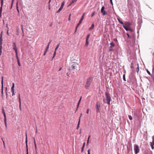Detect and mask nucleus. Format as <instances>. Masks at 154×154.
Listing matches in <instances>:
<instances>
[{"label": "nucleus", "mask_w": 154, "mask_h": 154, "mask_svg": "<svg viewBox=\"0 0 154 154\" xmlns=\"http://www.w3.org/2000/svg\"><path fill=\"white\" fill-rule=\"evenodd\" d=\"M105 94L106 98H103V101L104 103H106L110 105V102L111 100L110 94L107 92H106Z\"/></svg>", "instance_id": "1"}, {"label": "nucleus", "mask_w": 154, "mask_h": 154, "mask_svg": "<svg viewBox=\"0 0 154 154\" xmlns=\"http://www.w3.org/2000/svg\"><path fill=\"white\" fill-rule=\"evenodd\" d=\"M93 79V77H91L87 79V82L85 86V87L86 89H88L89 88Z\"/></svg>", "instance_id": "2"}, {"label": "nucleus", "mask_w": 154, "mask_h": 154, "mask_svg": "<svg viewBox=\"0 0 154 154\" xmlns=\"http://www.w3.org/2000/svg\"><path fill=\"white\" fill-rule=\"evenodd\" d=\"M134 149L135 154H137L139 152L140 149L138 146L135 144L134 146Z\"/></svg>", "instance_id": "3"}, {"label": "nucleus", "mask_w": 154, "mask_h": 154, "mask_svg": "<svg viewBox=\"0 0 154 154\" xmlns=\"http://www.w3.org/2000/svg\"><path fill=\"white\" fill-rule=\"evenodd\" d=\"M126 25L124 24L123 25V27L125 29L126 31L130 30L129 27L130 25V23L129 22H128L126 23Z\"/></svg>", "instance_id": "4"}, {"label": "nucleus", "mask_w": 154, "mask_h": 154, "mask_svg": "<svg viewBox=\"0 0 154 154\" xmlns=\"http://www.w3.org/2000/svg\"><path fill=\"white\" fill-rule=\"evenodd\" d=\"M96 112L97 113H100V103L98 102L96 104Z\"/></svg>", "instance_id": "5"}, {"label": "nucleus", "mask_w": 154, "mask_h": 154, "mask_svg": "<svg viewBox=\"0 0 154 154\" xmlns=\"http://www.w3.org/2000/svg\"><path fill=\"white\" fill-rule=\"evenodd\" d=\"M104 6H103L101 9V12L102 14L103 15H105L107 14V12L105 11L104 10Z\"/></svg>", "instance_id": "6"}, {"label": "nucleus", "mask_w": 154, "mask_h": 154, "mask_svg": "<svg viewBox=\"0 0 154 154\" xmlns=\"http://www.w3.org/2000/svg\"><path fill=\"white\" fill-rule=\"evenodd\" d=\"M110 49L109 50V51H112L113 50V49L112 48L114 47L115 46V44L113 43V42H112L110 43Z\"/></svg>", "instance_id": "7"}, {"label": "nucleus", "mask_w": 154, "mask_h": 154, "mask_svg": "<svg viewBox=\"0 0 154 154\" xmlns=\"http://www.w3.org/2000/svg\"><path fill=\"white\" fill-rule=\"evenodd\" d=\"M1 6L0 8V17H1L2 16V6H3V1H1Z\"/></svg>", "instance_id": "8"}, {"label": "nucleus", "mask_w": 154, "mask_h": 154, "mask_svg": "<svg viewBox=\"0 0 154 154\" xmlns=\"http://www.w3.org/2000/svg\"><path fill=\"white\" fill-rule=\"evenodd\" d=\"M84 15H85V13H84L83 14V15H82V17L81 19L79 20V23H78L79 24H81V23L82 22V21H83V20L84 19Z\"/></svg>", "instance_id": "9"}, {"label": "nucleus", "mask_w": 154, "mask_h": 154, "mask_svg": "<svg viewBox=\"0 0 154 154\" xmlns=\"http://www.w3.org/2000/svg\"><path fill=\"white\" fill-rule=\"evenodd\" d=\"M13 49L15 51H17V48L16 47V44L14 42L13 43Z\"/></svg>", "instance_id": "10"}, {"label": "nucleus", "mask_w": 154, "mask_h": 154, "mask_svg": "<svg viewBox=\"0 0 154 154\" xmlns=\"http://www.w3.org/2000/svg\"><path fill=\"white\" fill-rule=\"evenodd\" d=\"M82 115V113H81V116L79 118V121L78 122L77 124V129H78L79 128V125H80V118H81Z\"/></svg>", "instance_id": "11"}, {"label": "nucleus", "mask_w": 154, "mask_h": 154, "mask_svg": "<svg viewBox=\"0 0 154 154\" xmlns=\"http://www.w3.org/2000/svg\"><path fill=\"white\" fill-rule=\"evenodd\" d=\"M78 67V64H75L74 65H72V68L73 69H77V68Z\"/></svg>", "instance_id": "12"}, {"label": "nucleus", "mask_w": 154, "mask_h": 154, "mask_svg": "<svg viewBox=\"0 0 154 154\" xmlns=\"http://www.w3.org/2000/svg\"><path fill=\"white\" fill-rule=\"evenodd\" d=\"M64 4H65L64 2H63L62 3V4H61V6H60V7L59 8L60 10H62V9H63V7Z\"/></svg>", "instance_id": "13"}, {"label": "nucleus", "mask_w": 154, "mask_h": 154, "mask_svg": "<svg viewBox=\"0 0 154 154\" xmlns=\"http://www.w3.org/2000/svg\"><path fill=\"white\" fill-rule=\"evenodd\" d=\"M49 46H48V45H47V46L46 47V49H45V51L44 53V54H43V55H45L46 53H47V51L48 50V49H49Z\"/></svg>", "instance_id": "14"}, {"label": "nucleus", "mask_w": 154, "mask_h": 154, "mask_svg": "<svg viewBox=\"0 0 154 154\" xmlns=\"http://www.w3.org/2000/svg\"><path fill=\"white\" fill-rule=\"evenodd\" d=\"M15 87V85L14 83H12V85L11 88V91H15L14 88Z\"/></svg>", "instance_id": "15"}, {"label": "nucleus", "mask_w": 154, "mask_h": 154, "mask_svg": "<svg viewBox=\"0 0 154 154\" xmlns=\"http://www.w3.org/2000/svg\"><path fill=\"white\" fill-rule=\"evenodd\" d=\"M26 148H28V145H27V141H28V140H27V134H26Z\"/></svg>", "instance_id": "16"}, {"label": "nucleus", "mask_w": 154, "mask_h": 154, "mask_svg": "<svg viewBox=\"0 0 154 154\" xmlns=\"http://www.w3.org/2000/svg\"><path fill=\"white\" fill-rule=\"evenodd\" d=\"M4 123L5 125V127L6 129L7 128V121H6V117L4 118Z\"/></svg>", "instance_id": "17"}, {"label": "nucleus", "mask_w": 154, "mask_h": 154, "mask_svg": "<svg viewBox=\"0 0 154 154\" xmlns=\"http://www.w3.org/2000/svg\"><path fill=\"white\" fill-rule=\"evenodd\" d=\"M94 23H93L92 24L91 27L89 28V30H92L94 28Z\"/></svg>", "instance_id": "18"}, {"label": "nucleus", "mask_w": 154, "mask_h": 154, "mask_svg": "<svg viewBox=\"0 0 154 154\" xmlns=\"http://www.w3.org/2000/svg\"><path fill=\"white\" fill-rule=\"evenodd\" d=\"M150 146L152 148V149H153L154 148V144L153 143H152L151 142L150 143Z\"/></svg>", "instance_id": "19"}, {"label": "nucleus", "mask_w": 154, "mask_h": 154, "mask_svg": "<svg viewBox=\"0 0 154 154\" xmlns=\"http://www.w3.org/2000/svg\"><path fill=\"white\" fill-rule=\"evenodd\" d=\"M86 42L85 44V47H87L88 46V44H89V42L88 41V39H86Z\"/></svg>", "instance_id": "20"}, {"label": "nucleus", "mask_w": 154, "mask_h": 154, "mask_svg": "<svg viewBox=\"0 0 154 154\" xmlns=\"http://www.w3.org/2000/svg\"><path fill=\"white\" fill-rule=\"evenodd\" d=\"M2 112L3 114V115H4V118L6 117V114H5V112L4 109L3 108L2 109Z\"/></svg>", "instance_id": "21"}, {"label": "nucleus", "mask_w": 154, "mask_h": 154, "mask_svg": "<svg viewBox=\"0 0 154 154\" xmlns=\"http://www.w3.org/2000/svg\"><path fill=\"white\" fill-rule=\"evenodd\" d=\"M16 8H17V12L18 13V14H19V13L20 11H19V9H18V2L17 3V5H16Z\"/></svg>", "instance_id": "22"}, {"label": "nucleus", "mask_w": 154, "mask_h": 154, "mask_svg": "<svg viewBox=\"0 0 154 154\" xmlns=\"http://www.w3.org/2000/svg\"><path fill=\"white\" fill-rule=\"evenodd\" d=\"M117 20H118V21L119 22V23H121V24H122L123 25H124V23H123L122 21H121L120 19H119L118 18H117Z\"/></svg>", "instance_id": "23"}, {"label": "nucleus", "mask_w": 154, "mask_h": 154, "mask_svg": "<svg viewBox=\"0 0 154 154\" xmlns=\"http://www.w3.org/2000/svg\"><path fill=\"white\" fill-rule=\"evenodd\" d=\"M3 77H2V89H3Z\"/></svg>", "instance_id": "24"}, {"label": "nucleus", "mask_w": 154, "mask_h": 154, "mask_svg": "<svg viewBox=\"0 0 154 154\" xmlns=\"http://www.w3.org/2000/svg\"><path fill=\"white\" fill-rule=\"evenodd\" d=\"M17 61L18 62V66H21V64L20 63L19 59H17Z\"/></svg>", "instance_id": "25"}, {"label": "nucleus", "mask_w": 154, "mask_h": 154, "mask_svg": "<svg viewBox=\"0 0 154 154\" xmlns=\"http://www.w3.org/2000/svg\"><path fill=\"white\" fill-rule=\"evenodd\" d=\"M15 53H16V58H17V59H19V58L18 57V56L17 51H15Z\"/></svg>", "instance_id": "26"}, {"label": "nucleus", "mask_w": 154, "mask_h": 154, "mask_svg": "<svg viewBox=\"0 0 154 154\" xmlns=\"http://www.w3.org/2000/svg\"><path fill=\"white\" fill-rule=\"evenodd\" d=\"M3 44L2 39H0V45H2Z\"/></svg>", "instance_id": "27"}, {"label": "nucleus", "mask_w": 154, "mask_h": 154, "mask_svg": "<svg viewBox=\"0 0 154 154\" xmlns=\"http://www.w3.org/2000/svg\"><path fill=\"white\" fill-rule=\"evenodd\" d=\"M56 51H54V54H53V57H52V59L51 60H52L53 59L54 57L55 56L56 54Z\"/></svg>", "instance_id": "28"}, {"label": "nucleus", "mask_w": 154, "mask_h": 154, "mask_svg": "<svg viewBox=\"0 0 154 154\" xmlns=\"http://www.w3.org/2000/svg\"><path fill=\"white\" fill-rule=\"evenodd\" d=\"M60 45V44H58L57 45V46L56 47V48H55V51H56V50L58 48V47H59V46Z\"/></svg>", "instance_id": "29"}, {"label": "nucleus", "mask_w": 154, "mask_h": 154, "mask_svg": "<svg viewBox=\"0 0 154 154\" xmlns=\"http://www.w3.org/2000/svg\"><path fill=\"white\" fill-rule=\"evenodd\" d=\"M128 118H129V119L130 120H132V117L131 116V115H128Z\"/></svg>", "instance_id": "30"}, {"label": "nucleus", "mask_w": 154, "mask_h": 154, "mask_svg": "<svg viewBox=\"0 0 154 154\" xmlns=\"http://www.w3.org/2000/svg\"><path fill=\"white\" fill-rule=\"evenodd\" d=\"M77 1V0H72V2L70 4V5L72 4V3L76 2Z\"/></svg>", "instance_id": "31"}, {"label": "nucleus", "mask_w": 154, "mask_h": 154, "mask_svg": "<svg viewBox=\"0 0 154 154\" xmlns=\"http://www.w3.org/2000/svg\"><path fill=\"white\" fill-rule=\"evenodd\" d=\"M152 142H151L152 143H153L154 144V135L152 136Z\"/></svg>", "instance_id": "32"}, {"label": "nucleus", "mask_w": 154, "mask_h": 154, "mask_svg": "<svg viewBox=\"0 0 154 154\" xmlns=\"http://www.w3.org/2000/svg\"><path fill=\"white\" fill-rule=\"evenodd\" d=\"M85 143H84V145H83V146H82V152L83 151V149H84V146H85Z\"/></svg>", "instance_id": "33"}, {"label": "nucleus", "mask_w": 154, "mask_h": 154, "mask_svg": "<svg viewBox=\"0 0 154 154\" xmlns=\"http://www.w3.org/2000/svg\"><path fill=\"white\" fill-rule=\"evenodd\" d=\"M34 143V144H35V149L36 150H37V146H36V144L35 141V143Z\"/></svg>", "instance_id": "34"}, {"label": "nucleus", "mask_w": 154, "mask_h": 154, "mask_svg": "<svg viewBox=\"0 0 154 154\" xmlns=\"http://www.w3.org/2000/svg\"><path fill=\"white\" fill-rule=\"evenodd\" d=\"M90 34H88L87 36V38H86V39H88L89 38L90 36Z\"/></svg>", "instance_id": "35"}, {"label": "nucleus", "mask_w": 154, "mask_h": 154, "mask_svg": "<svg viewBox=\"0 0 154 154\" xmlns=\"http://www.w3.org/2000/svg\"><path fill=\"white\" fill-rule=\"evenodd\" d=\"M2 32L0 34V39H2Z\"/></svg>", "instance_id": "36"}, {"label": "nucleus", "mask_w": 154, "mask_h": 154, "mask_svg": "<svg viewBox=\"0 0 154 154\" xmlns=\"http://www.w3.org/2000/svg\"><path fill=\"white\" fill-rule=\"evenodd\" d=\"M95 12H94V11L91 14V17H93L95 15Z\"/></svg>", "instance_id": "37"}, {"label": "nucleus", "mask_w": 154, "mask_h": 154, "mask_svg": "<svg viewBox=\"0 0 154 154\" xmlns=\"http://www.w3.org/2000/svg\"><path fill=\"white\" fill-rule=\"evenodd\" d=\"M71 14H69V19H68V20L69 21L71 20Z\"/></svg>", "instance_id": "38"}, {"label": "nucleus", "mask_w": 154, "mask_h": 154, "mask_svg": "<svg viewBox=\"0 0 154 154\" xmlns=\"http://www.w3.org/2000/svg\"><path fill=\"white\" fill-rule=\"evenodd\" d=\"M127 35L128 38H131V36H130V35H129V34L128 33H127Z\"/></svg>", "instance_id": "39"}, {"label": "nucleus", "mask_w": 154, "mask_h": 154, "mask_svg": "<svg viewBox=\"0 0 154 154\" xmlns=\"http://www.w3.org/2000/svg\"><path fill=\"white\" fill-rule=\"evenodd\" d=\"M123 79L124 81H126V80H125V74H124L123 75Z\"/></svg>", "instance_id": "40"}, {"label": "nucleus", "mask_w": 154, "mask_h": 154, "mask_svg": "<svg viewBox=\"0 0 154 154\" xmlns=\"http://www.w3.org/2000/svg\"><path fill=\"white\" fill-rule=\"evenodd\" d=\"M90 136H89L88 137V140H87V145L88 143H89V138H90Z\"/></svg>", "instance_id": "41"}, {"label": "nucleus", "mask_w": 154, "mask_h": 154, "mask_svg": "<svg viewBox=\"0 0 154 154\" xmlns=\"http://www.w3.org/2000/svg\"><path fill=\"white\" fill-rule=\"evenodd\" d=\"M139 71V66H138V64L137 65V73H138Z\"/></svg>", "instance_id": "42"}, {"label": "nucleus", "mask_w": 154, "mask_h": 154, "mask_svg": "<svg viewBox=\"0 0 154 154\" xmlns=\"http://www.w3.org/2000/svg\"><path fill=\"white\" fill-rule=\"evenodd\" d=\"M88 154H90V149H88Z\"/></svg>", "instance_id": "43"}, {"label": "nucleus", "mask_w": 154, "mask_h": 154, "mask_svg": "<svg viewBox=\"0 0 154 154\" xmlns=\"http://www.w3.org/2000/svg\"><path fill=\"white\" fill-rule=\"evenodd\" d=\"M146 71H147V73L149 75H151L150 73V72L147 69Z\"/></svg>", "instance_id": "44"}, {"label": "nucleus", "mask_w": 154, "mask_h": 154, "mask_svg": "<svg viewBox=\"0 0 154 154\" xmlns=\"http://www.w3.org/2000/svg\"><path fill=\"white\" fill-rule=\"evenodd\" d=\"M18 98H19V100H21L20 97V94H19V95H18Z\"/></svg>", "instance_id": "45"}, {"label": "nucleus", "mask_w": 154, "mask_h": 154, "mask_svg": "<svg viewBox=\"0 0 154 154\" xmlns=\"http://www.w3.org/2000/svg\"><path fill=\"white\" fill-rule=\"evenodd\" d=\"M52 40H50V42H49L48 45H48V46H49L50 44H51V42H52Z\"/></svg>", "instance_id": "46"}, {"label": "nucleus", "mask_w": 154, "mask_h": 154, "mask_svg": "<svg viewBox=\"0 0 154 154\" xmlns=\"http://www.w3.org/2000/svg\"><path fill=\"white\" fill-rule=\"evenodd\" d=\"M14 91H11V92H12V95L13 96H14L15 95V93H14Z\"/></svg>", "instance_id": "47"}, {"label": "nucleus", "mask_w": 154, "mask_h": 154, "mask_svg": "<svg viewBox=\"0 0 154 154\" xmlns=\"http://www.w3.org/2000/svg\"><path fill=\"white\" fill-rule=\"evenodd\" d=\"M80 25V24H79L78 23V24H77V26H76V27L75 29H77V28H78V26H79V25Z\"/></svg>", "instance_id": "48"}, {"label": "nucleus", "mask_w": 154, "mask_h": 154, "mask_svg": "<svg viewBox=\"0 0 154 154\" xmlns=\"http://www.w3.org/2000/svg\"><path fill=\"white\" fill-rule=\"evenodd\" d=\"M89 109H88L87 110L86 113L88 114L89 113Z\"/></svg>", "instance_id": "49"}, {"label": "nucleus", "mask_w": 154, "mask_h": 154, "mask_svg": "<svg viewBox=\"0 0 154 154\" xmlns=\"http://www.w3.org/2000/svg\"><path fill=\"white\" fill-rule=\"evenodd\" d=\"M2 50H0V55H2Z\"/></svg>", "instance_id": "50"}, {"label": "nucleus", "mask_w": 154, "mask_h": 154, "mask_svg": "<svg viewBox=\"0 0 154 154\" xmlns=\"http://www.w3.org/2000/svg\"><path fill=\"white\" fill-rule=\"evenodd\" d=\"M61 11V10H60L59 9H58V10L57 11V13H58L60 11Z\"/></svg>", "instance_id": "51"}, {"label": "nucleus", "mask_w": 154, "mask_h": 154, "mask_svg": "<svg viewBox=\"0 0 154 154\" xmlns=\"http://www.w3.org/2000/svg\"><path fill=\"white\" fill-rule=\"evenodd\" d=\"M19 108L20 110H21V104H19Z\"/></svg>", "instance_id": "52"}, {"label": "nucleus", "mask_w": 154, "mask_h": 154, "mask_svg": "<svg viewBox=\"0 0 154 154\" xmlns=\"http://www.w3.org/2000/svg\"><path fill=\"white\" fill-rule=\"evenodd\" d=\"M2 94H3V89H2L1 92Z\"/></svg>", "instance_id": "53"}, {"label": "nucleus", "mask_w": 154, "mask_h": 154, "mask_svg": "<svg viewBox=\"0 0 154 154\" xmlns=\"http://www.w3.org/2000/svg\"><path fill=\"white\" fill-rule=\"evenodd\" d=\"M2 45H0V50H2Z\"/></svg>", "instance_id": "54"}, {"label": "nucleus", "mask_w": 154, "mask_h": 154, "mask_svg": "<svg viewBox=\"0 0 154 154\" xmlns=\"http://www.w3.org/2000/svg\"><path fill=\"white\" fill-rule=\"evenodd\" d=\"M80 103L79 102L78 103V105H77V109L78 108L79 106V104H80Z\"/></svg>", "instance_id": "55"}, {"label": "nucleus", "mask_w": 154, "mask_h": 154, "mask_svg": "<svg viewBox=\"0 0 154 154\" xmlns=\"http://www.w3.org/2000/svg\"><path fill=\"white\" fill-rule=\"evenodd\" d=\"M7 34L9 35V33H8V30H7Z\"/></svg>", "instance_id": "56"}, {"label": "nucleus", "mask_w": 154, "mask_h": 154, "mask_svg": "<svg viewBox=\"0 0 154 154\" xmlns=\"http://www.w3.org/2000/svg\"><path fill=\"white\" fill-rule=\"evenodd\" d=\"M133 67V66H132V63H131V68H132Z\"/></svg>", "instance_id": "57"}, {"label": "nucleus", "mask_w": 154, "mask_h": 154, "mask_svg": "<svg viewBox=\"0 0 154 154\" xmlns=\"http://www.w3.org/2000/svg\"><path fill=\"white\" fill-rule=\"evenodd\" d=\"M110 0V2L111 3L112 5H113V3H112V0Z\"/></svg>", "instance_id": "58"}, {"label": "nucleus", "mask_w": 154, "mask_h": 154, "mask_svg": "<svg viewBox=\"0 0 154 154\" xmlns=\"http://www.w3.org/2000/svg\"><path fill=\"white\" fill-rule=\"evenodd\" d=\"M110 0V2L111 3L112 5H113V3H112V0Z\"/></svg>", "instance_id": "59"}, {"label": "nucleus", "mask_w": 154, "mask_h": 154, "mask_svg": "<svg viewBox=\"0 0 154 154\" xmlns=\"http://www.w3.org/2000/svg\"><path fill=\"white\" fill-rule=\"evenodd\" d=\"M82 99V97H81L80 99L79 100V102L80 103V101H81V100Z\"/></svg>", "instance_id": "60"}, {"label": "nucleus", "mask_w": 154, "mask_h": 154, "mask_svg": "<svg viewBox=\"0 0 154 154\" xmlns=\"http://www.w3.org/2000/svg\"><path fill=\"white\" fill-rule=\"evenodd\" d=\"M62 67H61L59 69V71H60L61 69H62Z\"/></svg>", "instance_id": "61"}, {"label": "nucleus", "mask_w": 154, "mask_h": 154, "mask_svg": "<svg viewBox=\"0 0 154 154\" xmlns=\"http://www.w3.org/2000/svg\"><path fill=\"white\" fill-rule=\"evenodd\" d=\"M6 27H7V30H8L9 28H8V24H7L6 25Z\"/></svg>", "instance_id": "62"}, {"label": "nucleus", "mask_w": 154, "mask_h": 154, "mask_svg": "<svg viewBox=\"0 0 154 154\" xmlns=\"http://www.w3.org/2000/svg\"><path fill=\"white\" fill-rule=\"evenodd\" d=\"M21 27H22V31L23 32V25H21Z\"/></svg>", "instance_id": "63"}, {"label": "nucleus", "mask_w": 154, "mask_h": 154, "mask_svg": "<svg viewBox=\"0 0 154 154\" xmlns=\"http://www.w3.org/2000/svg\"><path fill=\"white\" fill-rule=\"evenodd\" d=\"M19 104H21V100H19Z\"/></svg>", "instance_id": "64"}]
</instances>
